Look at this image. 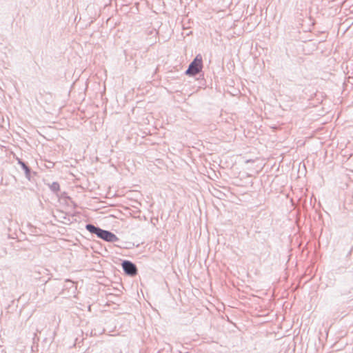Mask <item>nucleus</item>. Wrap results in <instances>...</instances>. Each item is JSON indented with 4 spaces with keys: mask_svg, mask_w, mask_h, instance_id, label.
<instances>
[{
    "mask_svg": "<svg viewBox=\"0 0 353 353\" xmlns=\"http://www.w3.org/2000/svg\"><path fill=\"white\" fill-rule=\"evenodd\" d=\"M203 68V58L202 56L197 54L193 61L190 63L185 74L190 77H194L198 74Z\"/></svg>",
    "mask_w": 353,
    "mask_h": 353,
    "instance_id": "f257e3e1",
    "label": "nucleus"
},
{
    "mask_svg": "<svg viewBox=\"0 0 353 353\" xmlns=\"http://www.w3.org/2000/svg\"><path fill=\"white\" fill-rule=\"evenodd\" d=\"M122 268L125 274L130 276H134L137 274L138 269L137 265L128 260H124L121 263Z\"/></svg>",
    "mask_w": 353,
    "mask_h": 353,
    "instance_id": "f03ea898",
    "label": "nucleus"
},
{
    "mask_svg": "<svg viewBox=\"0 0 353 353\" xmlns=\"http://www.w3.org/2000/svg\"><path fill=\"white\" fill-rule=\"evenodd\" d=\"M97 237L109 243H114L119 241V238L114 233L103 229L100 230Z\"/></svg>",
    "mask_w": 353,
    "mask_h": 353,
    "instance_id": "7ed1b4c3",
    "label": "nucleus"
},
{
    "mask_svg": "<svg viewBox=\"0 0 353 353\" xmlns=\"http://www.w3.org/2000/svg\"><path fill=\"white\" fill-rule=\"evenodd\" d=\"M18 164H19L24 171L26 178L28 181H32L33 177L37 174V173L32 170L30 167L23 161L20 159H17Z\"/></svg>",
    "mask_w": 353,
    "mask_h": 353,
    "instance_id": "20e7f679",
    "label": "nucleus"
},
{
    "mask_svg": "<svg viewBox=\"0 0 353 353\" xmlns=\"http://www.w3.org/2000/svg\"><path fill=\"white\" fill-rule=\"evenodd\" d=\"M85 229L90 232L91 234H94L97 235V236H98V234L100 232V230L101 228L97 227V226H95L92 223H88V224H86L85 225Z\"/></svg>",
    "mask_w": 353,
    "mask_h": 353,
    "instance_id": "39448f33",
    "label": "nucleus"
},
{
    "mask_svg": "<svg viewBox=\"0 0 353 353\" xmlns=\"http://www.w3.org/2000/svg\"><path fill=\"white\" fill-rule=\"evenodd\" d=\"M50 190L54 192H57L59 189H60V185L59 184V183L57 182H53L50 186Z\"/></svg>",
    "mask_w": 353,
    "mask_h": 353,
    "instance_id": "423d86ee",
    "label": "nucleus"
}]
</instances>
